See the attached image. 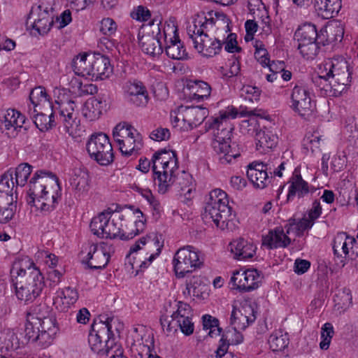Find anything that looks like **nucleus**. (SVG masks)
<instances>
[{"label": "nucleus", "mask_w": 358, "mask_h": 358, "mask_svg": "<svg viewBox=\"0 0 358 358\" xmlns=\"http://www.w3.org/2000/svg\"><path fill=\"white\" fill-rule=\"evenodd\" d=\"M215 13L201 12L195 15L191 38L194 48L204 57H213L222 50L221 40L224 38L226 26L224 20L215 17Z\"/></svg>", "instance_id": "obj_1"}, {"label": "nucleus", "mask_w": 358, "mask_h": 358, "mask_svg": "<svg viewBox=\"0 0 358 358\" xmlns=\"http://www.w3.org/2000/svg\"><path fill=\"white\" fill-rule=\"evenodd\" d=\"M62 196L59 178L52 172L38 170L29 183L27 203L43 213L55 209Z\"/></svg>", "instance_id": "obj_2"}, {"label": "nucleus", "mask_w": 358, "mask_h": 358, "mask_svg": "<svg viewBox=\"0 0 358 358\" xmlns=\"http://www.w3.org/2000/svg\"><path fill=\"white\" fill-rule=\"evenodd\" d=\"M10 274L18 299L25 302L36 299L44 287L43 277L28 257L15 260Z\"/></svg>", "instance_id": "obj_3"}, {"label": "nucleus", "mask_w": 358, "mask_h": 358, "mask_svg": "<svg viewBox=\"0 0 358 358\" xmlns=\"http://www.w3.org/2000/svg\"><path fill=\"white\" fill-rule=\"evenodd\" d=\"M49 313V308L45 305H40L28 313L24 327L27 341L37 342L43 348L52 343L58 328L55 319Z\"/></svg>", "instance_id": "obj_4"}, {"label": "nucleus", "mask_w": 358, "mask_h": 358, "mask_svg": "<svg viewBox=\"0 0 358 358\" xmlns=\"http://www.w3.org/2000/svg\"><path fill=\"white\" fill-rule=\"evenodd\" d=\"M318 77L329 83V95L340 96L350 83V73L348 62L342 57L327 59L320 63L316 69Z\"/></svg>", "instance_id": "obj_5"}, {"label": "nucleus", "mask_w": 358, "mask_h": 358, "mask_svg": "<svg viewBox=\"0 0 358 358\" xmlns=\"http://www.w3.org/2000/svg\"><path fill=\"white\" fill-rule=\"evenodd\" d=\"M256 114L252 110H248L246 107L240 106L236 108L233 105H229L224 108L219 110L218 113L211 117L208 120L209 127L212 129L221 131L223 136H229V134L234 129V125L231 122L232 120L238 117H249L246 120H243L241 124L242 129H247L250 131L255 129L257 127Z\"/></svg>", "instance_id": "obj_6"}, {"label": "nucleus", "mask_w": 358, "mask_h": 358, "mask_svg": "<svg viewBox=\"0 0 358 358\" xmlns=\"http://www.w3.org/2000/svg\"><path fill=\"white\" fill-rule=\"evenodd\" d=\"M155 180L161 194L167 192L179 171L176 154L173 150H159L152 158Z\"/></svg>", "instance_id": "obj_7"}, {"label": "nucleus", "mask_w": 358, "mask_h": 358, "mask_svg": "<svg viewBox=\"0 0 358 358\" xmlns=\"http://www.w3.org/2000/svg\"><path fill=\"white\" fill-rule=\"evenodd\" d=\"M124 217L120 213L102 212L92 218L90 226L91 231L100 238H119L124 241L132 239L134 236L133 232H127V225L121 223Z\"/></svg>", "instance_id": "obj_8"}, {"label": "nucleus", "mask_w": 358, "mask_h": 358, "mask_svg": "<svg viewBox=\"0 0 358 358\" xmlns=\"http://www.w3.org/2000/svg\"><path fill=\"white\" fill-rule=\"evenodd\" d=\"M204 259L201 251L190 245L178 249L171 259L172 271L178 279H183L189 274L200 270Z\"/></svg>", "instance_id": "obj_9"}, {"label": "nucleus", "mask_w": 358, "mask_h": 358, "mask_svg": "<svg viewBox=\"0 0 358 358\" xmlns=\"http://www.w3.org/2000/svg\"><path fill=\"white\" fill-rule=\"evenodd\" d=\"M55 102L59 106L60 118L65 131L73 138L80 136L83 131L76 101L63 91L59 93Z\"/></svg>", "instance_id": "obj_10"}, {"label": "nucleus", "mask_w": 358, "mask_h": 358, "mask_svg": "<svg viewBox=\"0 0 358 358\" xmlns=\"http://www.w3.org/2000/svg\"><path fill=\"white\" fill-rule=\"evenodd\" d=\"M262 274L256 268L241 266L230 271L229 287L238 293H248L262 285Z\"/></svg>", "instance_id": "obj_11"}, {"label": "nucleus", "mask_w": 358, "mask_h": 358, "mask_svg": "<svg viewBox=\"0 0 358 358\" xmlns=\"http://www.w3.org/2000/svg\"><path fill=\"white\" fill-rule=\"evenodd\" d=\"M208 114L205 108L181 106L171 113V122L178 130L188 131L200 125Z\"/></svg>", "instance_id": "obj_12"}, {"label": "nucleus", "mask_w": 358, "mask_h": 358, "mask_svg": "<svg viewBox=\"0 0 358 358\" xmlns=\"http://www.w3.org/2000/svg\"><path fill=\"white\" fill-rule=\"evenodd\" d=\"M164 22L155 24L149 21L143 24L138 33L139 46L142 51L150 56H155L161 52L163 44V28Z\"/></svg>", "instance_id": "obj_13"}, {"label": "nucleus", "mask_w": 358, "mask_h": 358, "mask_svg": "<svg viewBox=\"0 0 358 358\" xmlns=\"http://www.w3.org/2000/svg\"><path fill=\"white\" fill-rule=\"evenodd\" d=\"M54 0H42L32 7L27 20V27L35 30L38 34H46L52 26Z\"/></svg>", "instance_id": "obj_14"}, {"label": "nucleus", "mask_w": 358, "mask_h": 358, "mask_svg": "<svg viewBox=\"0 0 358 358\" xmlns=\"http://www.w3.org/2000/svg\"><path fill=\"white\" fill-rule=\"evenodd\" d=\"M90 157L102 166L110 164L114 155L108 136L101 132L90 136L86 144Z\"/></svg>", "instance_id": "obj_15"}, {"label": "nucleus", "mask_w": 358, "mask_h": 358, "mask_svg": "<svg viewBox=\"0 0 358 358\" xmlns=\"http://www.w3.org/2000/svg\"><path fill=\"white\" fill-rule=\"evenodd\" d=\"M163 28V44L166 54L173 59L184 60L188 58V54L183 43L179 38L178 27L173 20L164 22Z\"/></svg>", "instance_id": "obj_16"}, {"label": "nucleus", "mask_w": 358, "mask_h": 358, "mask_svg": "<svg viewBox=\"0 0 358 358\" xmlns=\"http://www.w3.org/2000/svg\"><path fill=\"white\" fill-rule=\"evenodd\" d=\"M317 30L312 23H304L300 25L294 34L298 43V49L301 55L307 59H313L317 54L316 38Z\"/></svg>", "instance_id": "obj_17"}, {"label": "nucleus", "mask_w": 358, "mask_h": 358, "mask_svg": "<svg viewBox=\"0 0 358 358\" xmlns=\"http://www.w3.org/2000/svg\"><path fill=\"white\" fill-rule=\"evenodd\" d=\"M202 216L204 222L213 223L222 230H233L237 224L236 215L231 208L206 205Z\"/></svg>", "instance_id": "obj_18"}, {"label": "nucleus", "mask_w": 358, "mask_h": 358, "mask_svg": "<svg viewBox=\"0 0 358 358\" xmlns=\"http://www.w3.org/2000/svg\"><path fill=\"white\" fill-rule=\"evenodd\" d=\"M289 106L294 113L303 118L313 115L315 103L310 90L306 86L295 85L290 93Z\"/></svg>", "instance_id": "obj_19"}, {"label": "nucleus", "mask_w": 358, "mask_h": 358, "mask_svg": "<svg viewBox=\"0 0 358 358\" xmlns=\"http://www.w3.org/2000/svg\"><path fill=\"white\" fill-rule=\"evenodd\" d=\"M214 136L213 148L221 164H231L241 157V149L238 144L231 141L229 136H220L219 133Z\"/></svg>", "instance_id": "obj_20"}, {"label": "nucleus", "mask_w": 358, "mask_h": 358, "mask_svg": "<svg viewBox=\"0 0 358 358\" xmlns=\"http://www.w3.org/2000/svg\"><path fill=\"white\" fill-rule=\"evenodd\" d=\"M88 343L91 350L98 355H106L109 358H123L122 350L117 348L113 350L114 342L108 341L107 336L98 332L94 323L88 336Z\"/></svg>", "instance_id": "obj_21"}, {"label": "nucleus", "mask_w": 358, "mask_h": 358, "mask_svg": "<svg viewBox=\"0 0 358 358\" xmlns=\"http://www.w3.org/2000/svg\"><path fill=\"white\" fill-rule=\"evenodd\" d=\"M211 294V289L203 275H193L185 281L183 295L196 302L206 301Z\"/></svg>", "instance_id": "obj_22"}, {"label": "nucleus", "mask_w": 358, "mask_h": 358, "mask_svg": "<svg viewBox=\"0 0 358 358\" xmlns=\"http://www.w3.org/2000/svg\"><path fill=\"white\" fill-rule=\"evenodd\" d=\"M134 130L133 125L127 122H120L113 129V139L126 157L131 156L134 150Z\"/></svg>", "instance_id": "obj_23"}, {"label": "nucleus", "mask_w": 358, "mask_h": 358, "mask_svg": "<svg viewBox=\"0 0 358 358\" xmlns=\"http://www.w3.org/2000/svg\"><path fill=\"white\" fill-rule=\"evenodd\" d=\"M256 319L254 305L249 301H243L239 306H233L230 316V324L236 329L245 330Z\"/></svg>", "instance_id": "obj_24"}, {"label": "nucleus", "mask_w": 358, "mask_h": 358, "mask_svg": "<svg viewBox=\"0 0 358 358\" xmlns=\"http://www.w3.org/2000/svg\"><path fill=\"white\" fill-rule=\"evenodd\" d=\"M114 252V247L108 243L92 244L89 247L87 252V264L92 268H103L108 264Z\"/></svg>", "instance_id": "obj_25"}, {"label": "nucleus", "mask_w": 358, "mask_h": 358, "mask_svg": "<svg viewBox=\"0 0 358 358\" xmlns=\"http://www.w3.org/2000/svg\"><path fill=\"white\" fill-rule=\"evenodd\" d=\"M333 250L335 255L345 259H353L358 256V243L356 238L345 232H339L335 236Z\"/></svg>", "instance_id": "obj_26"}, {"label": "nucleus", "mask_w": 358, "mask_h": 358, "mask_svg": "<svg viewBox=\"0 0 358 358\" xmlns=\"http://www.w3.org/2000/svg\"><path fill=\"white\" fill-rule=\"evenodd\" d=\"M24 122V116L17 110L8 108L0 112V129L8 136H15Z\"/></svg>", "instance_id": "obj_27"}, {"label": "nucleus", "mask_w": 358, "mask_h": 358, "mask_svg": "<svg viewBox=\"0 0 358 358\" xmlns=\"http://www.w3.org/2000/svg\"><path fill=\"white\" fill-rule=\"evenodd\" d=\"M136 333L138 334V347L137 350L141 358H162L159 356L153 348V337L150 328L138 324L136 327Z\"/></svg>", "instance_id": "obj_28"}, {"label": "nucleus", "mask_w": 358, "mask_h": 358, "mask_svg": "<svg viewBox=\"0 0 358 358\" xmlns=\"http://www.w3.org/2000/svg\"><path fill=\"white\" fill-rule=\"evenodd\" d=\"M291 241V234L287 233L285 227H276L262 237V245L268 249L286 248Z\"/></svg>", "instance_id": "obj_29"}, {"label": "nucleus", "mask_w": 358, "mask_h": 358, "mask_svg": "<svg viewBox=\"0 0 358 358\" xmlns=\"http://www.w3.org/2000/svg\"><path fill=\"white\" fill-rule=\"evenodd\" d=\"M97 331L107 336L108 341H113L120 336L124 329V324L116 317L101 316L99 321L95 322Z\"/></svg>", "instance_id": "obj_30"}, {"label": "nucleus", "mask_w": 358, "mask_h": 358, "mask_svg": "<svg viewBox=\"0 0 358 358\" xmlns=\"http://www.w3.org/2000/svg\"><path fill=\"white\" fill-rule=\"evenodd\" d=\"M324 136L319 129H312L305 134L301 142V149L306 155H315L322 150Z\"/></svg>", "instance_id": "obj_31"}, {"label": "nucleus", "mask_w": 358, "mask_h": 358, "mask_svg": "<svg viewBox=\"0 0 358 358\" xmlns=\"http://www.w3.org/2000/svg\"><path fill=\"white\" fill-rule=\"evenodd\" d=\"M247 176L256 188L264 189L270 182L267 166L259 162H253L248 166Z\"/></svg>", "instance_id": "obj_32"}, {"label": "nucleus", "mask_w": 358, "mask_h": 358, "mask_svg": "<svg viewBox=\"0 0 358 358\" xmlns=\"http://www.w3.org/2000/svg\"><path fill=\"white\" fill-rule=\"evenodd\" d=\"M184 92L190 101L199 102L210 96L211 87L204 81L189 80L186 83Z\"/></svg>", "instance_id": "obj_33"}, {"label": "nucleus", "mask_w": 358, "mask_h": 358, "mask_svg": "<svg viewBox=\"0 0 358 358\" xmlns=\"http://www.w3.org/2000/svg\"><path fill=\"white\" fill-rule=\"evenodd\" d=\"M171 187L179 192L180 196L187 200H190L195 191V184L192 176L187 172L178 171L174 176Z\"/></svg>", "instance_id": "obj_34"}, {"label": "nucleus", "mask_w": 358, "mask_h": 358, "mask_svg": "<svg viewBox=\"0 0 358 358\" xmlns=\"http://www.w3.org/2000/svg\"><path fill=\"white\" fill-rule=\"evenodd\" d=\"M229 247L234 259L238 261H246L253 258L257 249L256 245L243 238L234 240L230 243Z\"/></svg>", "instance_id": "obj_35"}, {"label": "nucleus", "mask_w": 358, "mask_h": 358, "mask_svg": "<svg viewBox=\"0 0 358 358\" xmlns=\"http://www.w3.org/2000/svg\"><path fill=\"white\" fill-rule=\"evenodd\" d=\"M77 290L71 287L59 289L56 292L53 303L55 308L61 312H66L78 301Z\"/></svg>", "instance_id": "obj_36"}, {"label": "nucleus", "mask_w": 358, "mask_h": 358, "mask_svg": "<svg viewBox=\"0 0 358 358\" xmlns=\"http://www.w3.org/2000/svg\"><path fill=\"white\" fill-rule=\"evenodd\" d=\"M317 15L324 19L336 17L342 8V0H313Z\"/></svg>", "instance_id": "obj_37"}, {"label": "nucleus", "mask_w": 358, "mask_h": 358, "mask_svg": "<svg viewBox=\"0 0 358 358\" xmlns=\"http://www.w3.org/2000/svg\"><path fill=\"white\" fill-rule=\"evenodd\" d=\"M316 191L314 187L309 186L298 173H294L289 182L287 199H293L295 196L303 197L308 193H313Z\"/></svg>", "instance_id": "obj_38"}, {"label": "nucleus", "mask_w": 358, "mask_h": 358, "mask_svg": "<svg viewBox=\"0 0 358 358\" xmlns=\"http://www.w3.org/2000/svg\"><path fill=\"white\" fill-rule=\"evenodd\" d=\"M112 69L109 59L100 55H93L90 80H104L109 77Z\"/></svg>", "instance_id": "obj_39"}, {"label": "nucleus", "mask_w": 358, "mask_h": 358, "mask_svg": "<svg viewBox=\"0 0 358 358\" xmlns=\"http://www.w3.org/2000/svg\"><path fill=\"white\" fill-rule=\"evenodd\" d=\"M92 55L82 53L73 58L72 68L76 75L90 79Z\"/></svg>", "instance_id": "obj_40"}, {"label": "nucleus", "mask_w": 358, "mask_h": 358, "mask_svg": "<svg viewBox=\"0 0 358 358\" xmlns=\"http://www.w3.org/2000/svg\"><path fill=\"white\" fill-rule=\"evenodd\" d=\"M29 99L34 109L42 110V108H45V110L50 112L52 108L49 96L45 89L41 86L36 87L31 91Z\"/></svg>", "instance_id": "obj_41"}, {"label": "nucleus", "mask_w": 358, "mask_h": 358, "mask_svg": "<svg viewBox=\"0 0 358 358\" xmlns=\"http://www.w3.org/2000/svg\"><path fill=\"white\" fill-rule=\"evenodd\" d=\"M106 103L101 99L95 98L90 99L84 105L83 115L89 121L96 120L102 115Z\"/></svg>", "instance_id": "obj_42"}, {"label": "nucleus", "mask_w": 358, "mask_h": 358, "mask_svg": "<svg viewBox=\"0 0 358 358\" xmlns=\"http://www.w3.org/2000/svg\"><path fill=\"white\" fill-rule=\"evenodd\" d=\"M30 115L32 117L36 127L41 131H47L52 127L55 120L52 109L46 113L41 110L34 108L33 112L29 110Z\"/></svg>", "instance_id": "obj_43"}, {"label": "nucleus", "mask_w": 358, "mask_h": 358, "mask_svg": "<svg viewBox=\"0 0 358 358\" xmlns=\"http://www.w3.org/2000/svg\"><path fill=\"white\" fill-rule=\"evenodd\" d=\"M278 143V137L270 131H259L257 134V150L266 152L275 148Z\"/></svg>", "instance_id": "obj_44"}, {"label": "nucleus", "mask_w": 358, "mask_h": 358, "mask_svg": "<svg viewBox=\"0 0 358 358\" xmlns=\"http://www.w3.org/2000/svg\"><path fill=\"white\" fill-rule=\"evenodd\" d=\"M313 221L309 220L305 215L302 219L298 221H291L285 225V229L288 234L294 236H301L303 233L313 226Z\"/></svg>", "instance_id": "obj_45"}, {"label": "nucleus", "mask_w": 358, "mask_h": 358, "mask_svg": "<svg viewBox=\"0 0 358 358\" xmlns=\"http://www.w3.org/2000/svg\"><path fill=\"white\" fill-rule=\"evenodd\" d=\"M289 336L280 330L273 331L269 336L268 343L270 348L274 352L282 351L289 345Z\"/></svg>", "instance_id": "obj_46"}, {"label": "nucleus", "mask_w": 358, "mask_h": 358, "mask_svg": "<svg viewBox=\"0 0 358 358\" xmlns=\"http://www.w3.org/2000/svg\"><path fill=\"white\" fill-rule=\"evenodd\" d=\"M0 344L6 350H16L20 346L17 334L13 330L9 329L0 332Z\"/></svg>", "instance_id": "obj_47"}, {"label": "nucleus", "mask_w": 358, "mask_h": 358, "mask_svg": "<svg viewBox=\"0 0 358 358\" xmlns=\"http://www.w3.org/2000/svg\"><path fill=\"white\" fill-rule=\"evenodd\" d=\"M8 195L0 196V223H6L14 216L16 211V205L12 202L5 203L8 201Z\"/></svg>", "instance_id": "obj_48"}, {"label": "nucleus", "mask_w": 358, "mask_h": 358, "mask_svg": "<svg viewBox=\"0 0 358 358\" xmlns=\"http://www.w3.org/2000/svg\"><path fill=\"white\" fill-rule=\"evenodd\" d=\"M206 205L220 206L221 208H231L229 205V199L227 193L220 189H215L209 193V199Z\"/></svg>", "instance_id": "obj_49"}, {"label": "nucleus", "mask_w": 358, "mask_h": 358, "mask_svg": "<svg viewBox=\"0 0 358 358\" xmlns=\"http://www.w3.org/2000/svg\"><path fill=\"white\" fill-rule=\"evenodd\" d=\"M224 22L226 26V29L224 30L226 34H224V38L221 40L222 45L224 44V49L228 52H238L240 50V48L237 44V36L235 34L231 32L227 20H224Z\"/></svg>", "instance_id": "obj_50"}, {"label": "nucleus", "mask_w": 358, "mask_h": 358, "mask_svg": "<svg viewBox=\"0 0 358 358\" xmlns=\"http://www.w3.org/2000/svg\"><path fill=\"white\" fill-rule=\"evenodd\" d=\"M13 171L16 185L23 187L27 183L32 171V166L27 163H23L18 165Z\"/></svg>", "instance_id": "obj_51"}, {"label": "nucleus", "mask_w": 358, "mask_h": 358, "mask_svg": "<svg viewBox=\"0 0 358 358\" xmlns=\"http://www.w3.org/2000/svg\"><path fill=\"white\" fill-rule=\"evenodd\" d=\"M202 320L203 329L208 331L209 336L214 338L220 335L221 329L219 327V320L217 318L210 315H204L202 317Z\"/></svg>", "instance_id": "obj_52"}, {"label": "nucleus", "mask_w": 358, "mask_h": 358, "mask_svg": "<svg viewBox=\"0 0 358 358\" xmlns=\"http://www.w3.org/2000/svg\"><path fill=\"white\" fill-rule=\"evenodd\" d=\"M325 33L329 35V40L330 42L341 41L344 35V29L342 24L339 22H332L327 26L323 27Z\"/></svg>", "instance_id": "obj_53"}, {"label": "nucleus", "mask_w": 358, "mask_h": 358, "mask_svg": "<svg viewBox=\"0 0 358 358\" xmlns=\"http://www.w3.org/2000/svg\"><path fill=\"white\" fill-rule=\"evenodd\" d=\"M88 175L84 171L75 173L71 178L70 184L73 189L79 192H83L87 189Z\"/></svg>", "instance_id": "obj_54"}, {"label": "nucleus", "mask_w": 358, "mask_h": 358, "mask_svg": "<svg viewBox=\"0 0 358 358\" xmlns=\"http://www.w3.org/2000/svg\"><path fill=\"white\" fill-rule=\"evenodd\" d=\"M334 334V327L331 323L327 322L321 328L320 348L327 350L329 348L331 339Z\"/></svg>", "instance_id": "obj_55"}, {"label": "nucleus", "mask_w": 358, "mask_h": 358, "mask_svg": "<svg viewBox=\"0 0 358 358\" xmlns=\"http://www.w3.org/2000/svg\"><path fill=\"white\" fill-rule=\"evenodd\" d=\"M150 101L148 92L141 82L136 83V107L144 108Z\"/></svg>", "instance_id": "obj_56"}, {"label": "nucleus", "mask_w": 358, "mask_h": 358, "mask_svg": "<svg viewBox=\"0 0 358 358\" xmlns=\"http://www.w3.org/2000/svg\"><path fill=\"white\" fill-rule=\"evenodd\" d=\"M99 31L106 36H112L115 35L117 30V24L110 17H104L99 22Z\"/></svg>", "instance_id": "obj_57"}, {"label": "nucleus", "mask_w": 358, "mask_h": 358, "mask_svg": "<svg viewBox=\"0 0 358 358\" xmlns=\"http://www.w3.org/2000/svg\"><path fill=\"white\" fill-rule=\"evenodd\" d=\"M188 317H192V308L189 305L182 301L178 302L177 309L171 315V318L177 322Z\"/></svg>", "instance_id": "obj_58"}, {"label": "nucleus", "mask_w": 358, "mask_h": 358, "mask_svg": "<svg viewBox=\"0 0 358 358\" xmlns=\"http://www.w3.org/2000/svg\"><path fill=\"white\" fill-rule=\"evenodd\" d=\"M35 257L37 261L43 262L50 268H54L58 262V259L54 254H51L45 250L38 251Z\"/></svg>", "instance_id": "obj_59"}, {"label": "nucleus", "mask_w": 358, "mask_h": 358, "mask_svg": "<svg viewBox=\"0 0 358 358\" xmlns=\"http://www.w3.org/2000/svg\"><path fill=\"white\" fill-rule=\"evenodd\" d=\"M255 57L256 59L263 66H267L269 63L268 54L264 45L261 41H256L255 44Z\"/></svg>", "instance_id": "obj_60"}, {"label": "nucleus", "mask_w": 358, "mask_h": 358, "mask_svg": "<svg viewBox=\"0 0 358 358\" xmlns=\"http://www.w3.org/2000/svg\"><path fill=\"white\" fill-rule=\"evenodd\" d=\"M240 331L241 330L233 328L225 334L224 338L222 337L220 340L223 339L226 342L227 348L229 345H239L243 341V336Z\"/></svg>", "instance_id": "obj_61"}, {"label": "nucleus", "mask_w": 358, "mask_h": 358, "mask_svg": "<svg viewBox=\"0 0 358 358\" xmlns=\"http://www.w3.org/2000/svg\"><path fill=\"white\" fill-rule=\"evenodd\" d=\"M13 171L9 170L1 176L0 178V192L6 194L11 189L15 182H13Z\"/></svg>", "instance_id": "obj_62"}, {"label": "nucleus", "mask_w": 358, "mask_h": 358, "mask_svg": "<svg viewBox=\"0 0 358 358\" xmlns=\"http://www.w3.org/2000/svg\"><path fill=\"white\" fill-rule=\"evenodd\" d=\"M247 7L254 17H257L262 13H265V11L267 10L262 0H247Z\"/></svg>", "instance_id": "obj_63"}, {"label": "nucleus", "mask_w": 358, "mask_h": 358, "mask_svg": "<svg viewBox=\"0 0 358 358\" xmlns=\"http://www.w3.org/2000/svg\"><path fill=\"white\" fill-rule=\"evenodd\" d=\"M122 96L125 102L133 103L134 96V82L127 80L122 84Z\"/></svg>", "instance_id": "obj_64"}]
</instances>
